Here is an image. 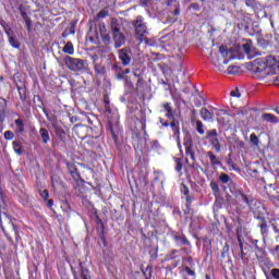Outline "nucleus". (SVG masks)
Returning <instances> with one entry per match:
<instances>
[{
    "instance_id": "nucleus-19",
    "label": "nucleus",
    "mask_w": 279,
    "mask_h": 279,
    "mask_svg": "<svg viewBox=\"0 0 279 279\" xmlns=\"http://www.w3.org/2000/svg\"><path fill=\"white\" fill-rule=\"evenodd\" d=\"M209 143L211 147L219 154L221 151V143H219V137H211L209 138Z\"/></svg>"
},
{
    "instance_id": "nucleus-41",
    "label": "nucleus",
    "mask_w": 279,
    "mask_h": 279,
    "mask_svg": "<svg viewBox=\"0 0 279 279\" xmlns=\"http://www.w3.org/2000/svg\"><path fill=\"white\" fill-rule=\"evenodd\" d=\"M21 16L24 21H29V15H27V12H25L22 8H20Z\"/></svg>"
},
{
    "instance_id": "nucleus-46",
    "label": "nucleus",
    "mask_w": 279,
    "mask_h": 279,
    "mask_svg": "<svg viewBox=\"0 0 279 279\" xmlns=\"http://www.w3.org/2000/svg\"><path fill=\"white\" fill-rule=\"evenodd\" d=\"M98 19H106V16H108V11L106 10H101L98 14H97Z\"/></svg>"
},
{
    "instance_id": "nucleus-22",
    "label": "nucleus",
    "mask_w": 279,
    "mask_h": 279,
    "mask_svg": "<svg viewBox=\"0 0 279 279\" xmlns=\"http://www.w3.org/2000/svg\"><path fill=\"white\" fill-rule=\"evenodd\" d=\"M63 53H68L69 56H73L75 53V48H73V43L68 41L62 49Z\"/></svg>"
},
{
    "instance_id": "nucleus-28",
    "label": "nucleus",
    "mask_w": 279,
    "mask_h": 279,
    "mask_svg": "<svg viewBox=\"0 0 279 279\" xmlns=\"http://www.w3.org/2000/svg\"><path fill=\"white\" fill-rule=\"evenodd\" d=\"M214 195H219L221 193V190L219 189V184H217L215 181H211L209 184Z\"/></svg>"
},
{
    "instance_id": "nucleus-15",
    "label": "nucleus",
    "mask_w": 279,
    "mask_h": 279,
    "mask_svg": "<svg viewBox=\"0 0 279 279\" xmlns=\"http://www.w3.org/2000/svg\"><path fill=\"white\" fill-rule=\"evenodd\" d=\"M228 189L230 193L235 197H239V195H241L242 190L236 187V183H234V181H231L230 183H228Z\"/></svg>"
},
{
    "instance_id": "nucleus-5",
    "label": "nucleus",
    "mask_w": 279,
    "mask_h": 279,
    "mask_svg": "<svg viewBox=\"0 0 279 279\" xmlns=\"http://www.w3.org/2000/svg\"><path fill=\"white\" fill-rule=\"evenodd\" d=\"M264 70L266 75L264 76L265 82H272L275 86H279V74L276 73L274 68H267V64L264 63Z\"/></svg>"
},
{
    "instance_id": "nucleus-4",
    "label": "nucleus",
    "mask_w": 279,
    "mask_h": 279,
    "mask_svg": "<svg viewBox=\"0 0 279 279\" xmlns=\"http://www.w3.org/2000/svg\"><path fill=\"white\" fill-rule=\"evenodd\" d=\"M119 60H121L124 66H130L132 64V48L124 47L118 51Z\"/></svg>"
},
{
    "instance_id": "nucleus-30",
    "label": "nucleus",
    "mask_w": 279,
    "mask_h": 279,
    "mask_svg": "<svg viewBox=\"0 0 279 279\" xmlns=\"http://www.w3.org/2000/svg\"><path fill=\"white\" fill-rule=\"evenodd\" d=\"M0 25L4 29V33L7 34V36H10L12 34V33H10V32H12V28L10 27V24H8V22L1 21Z\"/></svg>"
},
{
    "instance_id": "nucleus-60",
    "label": "nucleus",
    "mask_w": 279,
    "mask_h": 279,
    "mask_svg": "<svg viewBox=\"0 0 279 279\" xmlns=\"http://www.w3.org/2000/svg\"><path fill=\"white\" fill-rule=\"evenodd\" d=\"M122 73H123L124 75H129V73H131V70H130V69L122 70Z\"/></svg>"
},
{
    "instance_id": "nucleus-45",
    "label": "nucleus",
    "mask_w": 279,
    "mask_h": 279,
    "mask_svg": "<svg viewBox=\"0 0 279 279\" xmlns=\"http://www.w3.org/2000/svg\"><path fill=\"white\" fill-rule=\"evenodd\" d=\"M185 202H186V207L189 208L191 206V204L193 203V196H191L190 194H187L185 196Z\"/></svg>"
},
{
    "instance_id": "nucleus-24",
    "label": "nucleus",
    "mask_w": 279,
    "mask_h": 279,
    "mask_svg": "<svg viewBox=\"0 0 279 279\" xmlns=\"http://www.w3.org/2000/svg\"><path fill=\"white\" fill-rule=\"evenodd\" d=\"M15 125H16L15 132H17L19 134H23V132H25V123H23V120L16 119Z\"/></svg>"
},
{
    "instance_id": "nucleus-58",
    "label": "nucleus",
    "mask_w": 279,
    "mask_h": 279,
    "mask_svg": "<svg viewBox=\"0 0 279 279\" xmlns=\"http://www.w3.org/2000/svg\"><path fill=\"white\" fill-rule=\"evenodd\" d=\"M158 147H160V144L158 143V141H154L151 148L153 149H158Z\"/></svg>"
},
{
    "instance_id": "nucleus-17",
    "label": "nucleus",
    "mask_w": 279,
    "mask_h": 279,
    "mask_svg": "<svg viewBox=\"0 0 279 279\" xmlns=\"http://www.w3.org/2000/svg\"><path fill=\"white\" fill-rule=\"evenodd\" d=\"M39 135L41 136V141H43V143H45V145H47V143H49V141H51V137L49 136V131L45 128H41L39 130Z\"/></svg>"
},
{
    "instance_id": "nucleus-14",
    "label": "nucleus",
    "mask_w": 279,
    "mask_h": 279,
    "mask_svg": "<svg viewBox=\"0 0 279 279\" xmlns=\"http://www.w3.org/2000/svg\"><path fill=\"white\" fill-rule=\"evenodd\" d=\"M5 106H8V101L3 98H0V123L5 121Z\"/></svg>"
},
{
    "instance_id": "nucleus-48",
    "label": "nucleus",
    "mask_w": 279,
    "mask_h": 279,
    "mask_svg": "<svg viewBox=\"0 0 279 279\" xmlns=\"http://www.w3.org/2000/svg\"><path fill=\"white\" fill-rule=\"evenodd\" d=\"M99 32H100V35H104L106 34V32H108L104 23L99 24Z\"/></svg>"
},
{
    "instance_id": "nucleus-26",
    "label": "nucleus",
    "mask_w": 279,
    "mask_h": 279,
    "mask_svg": "<svg viewBox=\"0 0 279 279\" xmlns=\"http://www.w3.org/2000/svg\"><path fill=\"white\" fill-rule=\"evenodd\" d=\"M54 132L60 141H64V134L66 133L64 132V129H62V126H54Z\"/></svg>"
},
{
    "instance_id": "nucleus-52",
    "label": "nucleus",
    "mask_w": 279,
    "mask_h": 279,
    "mask_svg": "<svg viewBox=\"0 0 279 279\" xmlns=\"http://www.w3.org/2000/svg\"><path fill=\"white\" fill-rule=\"evenodd\" d=\"M41 197H43L44 199H49V191L44 190V191L41 192Z\"/></svg>"
},
{
    "instance_id": "nucleus-11",
    "label": "nucleus",
    "mask_w": 279,
    "mask_h": 279,
    "mask_svg": "<svg viewBox=\"0 0 279 279\" xmlns=\"http://www.w3.org/2000/svg\"><path fill=\"white\" fill-rule=\"evenodd\" d=\"M167 5L173 10L174 16H180V2L178 0H168Z\"/></svg>"
},
{
    "instance_id": "nucleus-61",
    "label": "nucleus",
    "mask_w": 279,
    "mask_h": 279,
    "mask_svg": "<svg viewBox=\"0 0 279 279\" xmlns=\"http://www.w3.org/2000/svg\"><path fill=\"white\" fill-rule=\"evenodd\" d=\"M240 252H241V254H240L241 259L243 260V258H245V252L243 251V248H242V250H240Z\"/></svg>"
},
{
    "instance_id": "nucleus-1",
    "label": "nucleus",
    "mask_w": 279,
    "mask_h": 279,
    "mask_svg": "<svg viewBox=\"0 0 279 279\" xmlns=\"http://www.w3.org/2000/svg\"><path fill=\"white\" fill-rule=\"evenodd\" d=\"M109 25L114 48L121 49V47H123V45H125V43L128 41V37H125V34L123 33V22L119 19L111 17Z\"/></svg>"
},
{
    "instance_id": "nucleus-47",
    "label": "nucleus",
    "mask_w": 279,
    "mask_h": 279,
    "mask_svg": "<svg viewBox=\"0 0 279 279\" xmlns=\"http://www.w3.org/2000/svg\"><path fill=\"white\" fill-rule=\"evenodd\" d=\"M183 260H185L187 263V265H190L189 267L195 266V263H193V257H191V256L184 258Z\"/></svg>"
},
{
    "instance_id": "nucleus-25",
    "label": "nucleus",
    "mask_w": 279,
    "mask_h": 279,
    "mask_svg": "<svg viewBox=\"0 0 279 279\" xmlns=\"http://www.w3.org/2000/svg\"><path fill=\"white\" fill-rule=\"evenodd\" d=\"M13 149L17 156H23V146H21V142L14 141L13 142Z\"/></svg>"
},
{
    "instance_id": "nucleus-2",
    "label": "nucleus",
    "mask_w": 279,
    "mask_h": 279,
    "mask_svg": "<svg viewBox=\"0 0 279 279\" xmlns=\"http://www.w3.org/2000/svg\"><path fill=\"white\" fill-rule=\"evenodd\" d=\"M132 25L134 27V34L136 40H138L140 45L145 43V45H149V29L147 28V23H145V19L138 15L133 22Z\"/></svg>"
},
{
    "instance_id": "nucleus-29",
    "label": "nucleus",
    "mask_w": 279,
    "mask_h": 279,
    "mask_svg": "<svg viewBox=\"0 0 279 279\" xmlns=\"http://www.w3.org/2000/svg\"><path fill=\"white\" fill-rule=\"evenodd\" d=\"M17 90H19L21 101H25V99H27V90L25 89V87L17 86Z\"/></svg>"
},
{
    "instance_id": "nucleus-9",
    "label": "nucleus",
    "mask_w": 279,
    "mask_h": 279,
    "mask_svg": "<svg viewBox=\"0 0 279 279\" xmlns=\"http://www.w3.org/2000/svg\"><path fill=\"white\" fill-rule=\"evenodd\" d=\"M74 279H92L90 270L80 264V272H73Z\"/></svg>"
},
{
    "instance_id": "nucleus-23",
    "label": "nucleus",
    "mask_w": 279,
    "mask_h": 279,
    "mask_svg": "<svg viewBox=\"0 0 279 279\" xmlns=\"http://www.w3.org/2000/svg\"><path fill=\"white\" fill-rule=\"evenodd\" d=\"M218 180L221 184H230V182H232V179H230V175L226 174V172H221Z\"/></svg>"
},
{
    "instance_id": "nucleus-56",
    "label": "nucleus",
    "mask_w": 279,
    "mask_h": 279,
    "mask_svg": "<svg viewBox=\"0 0 279 279\" xmlns=\"http://www.w3.org/2000/svg\"><path fill=\"white\" fill-rule=\"evenodd\" d=\"M163 108H165L166 112H168L169 110H172L171 109V104H169V102L163 104Z\"/></svg>"
},
{
    "instance_id": "nucleus-44",
    "label": "nucleus",
    "mask_w": 279,
    "mask_h": 279,
    "mask_svg": "<svg viewBox=\"0 0 279 279\" xmlns=\"http://www.w3.org/2000/svg\"><path fill=\"white\" fill-rule=\"evenodd\" d=\"M270 274H271L272 278L279 279V269L278 268L271 269Z\"/></svg>"
},
{
    "instance_id": "nucleus-10",
    "label": "nucleus",
    "mask_w": 279,
    "mask_h": 279,
    "mask_svg": "<svg viewBox=\"0 0 279 279\" xmlns=\"http://www.w3.org/2000/svg\"><path fill=\"white\" fill-rule=\"evenodd\" d=\"M173 239L177 245H191V242L187 241L186 235L182 233H177L173 235Z\"/></svg>"
},
{
    "instance_id": "nucleus-49",
    "label": "nucleus",
    "mask_w": 279,
    "mask_h": 279,
    "mask_svg": "<svg viewBox=\"0 0 279 279\" xmlns=\"http://www.w3.org/2000/svg\"><path fill=\"white\" fill-rule=\"evenodd\" d=\"M253 245H254L256 252H263V248H260V246H258V240H253Z\"/></svg>"
},
{
    "instance_id": "nucleus-27",
    "label": "nucleus",
    "mask_w": 279,
    "mask_h": 279,
    "mask_svg": "<svg viewBox=\"0 0 279 279\" xmlns=\"http://www.w3.org/2000/svg\"><path fill=\"white\" fill-rule=\"evenodd\" d=\"M207 156L211 162L213 166L215 165H221V161H219V159H217V156H215V154H213V151H208Z\"/></svg>"
},
{
    "instance_id": "nucleus-64",
    "label": "nucleus",
    "mask_w": 279,
    "mask_h": 279,
    "mask_svg": "<svg viewBox=\"0 0 279 279\" xmlns=\"http://www.w3.org/2000/svg\"><path fill=\"white\" fill-rule=\"evenodd\" d=\"M275 252H279V245L275 246Z\"/></svg>"
},
{
    "instance_id": "nucleus-53",
    "label": "nucleus",
    "mask_w": 279,
    "mask_h": 279,
    "mask_svg": "<svg viewBox=\"0 0 279 279\" xmlns=\"http://www.w3.org/2000/svg\"><path fill=\"white\" fill-rule=\"evenodd\" d=\"M196 117H197V111H196L195 109H193V110L191 111V119H192V122L195 121Z\"/></svg>"
},
{
    "instance_id": "nucleus-42",
    "label": "nucleus",
    "mask_w": 279,
    "mask_h": 279,
    "mask_svg": "<svg viewBox=\"0 0 279 279\" xmlns=\"http://www.w3.org/2000/svg\"><path fill=\"white\" fill-rule=\"evenodd\" d=\"M189 10H194V12H199V3H191Z\"/></svg>"
},
{
    "instance_id": "nucleus-63",
    "label": "nucleus",
    "mask_w": 279,
    "mask_h": 279,
    "mask_svg": "<svg viewBox=\"0 0 279 279\" xmlns=\"http://www.w3.org/2000/svg\"><path fill=\"white\" fill-rule=\"evenodd\" d=\"M228 250H230V247H229L228 244H227V245H225V247H223V252H228Z\"/></svg>"
},
{
    "instance_id": "nucleus-8",
    "label": "nucleus",
    "mask_w": 279,
    "mask_h": 279,
    "mask_svg": "<svg viewBox=\"0 0 279 279\" xmlns=\"http://www.w3.org/2000/svg\"><path fill=\"white\" fill-rule=\"evenodd\" d=\"M242 49L248 58H255V56H258V53H256V50H254V46L251 39H247L245 44H242Z\"/></svg>"
},
{
    "instance_id": "nucleus-38",
    "label": "nucleus",
    "mask_w": 279,
    "mask_h": 279,
    "mask_svg": "<svg viewBox=\"0 0 279 279\" xmlns=\"http://www.w3.org/2000/svg\"><path fill=\"white\" fill-rule=\"evenodd\" d=\"M219 52L221 53L222 58H228L230 53V51H228V48L226 46H220Z\"/></svg>"
},
{
    "instance_id": "nucleus-13",
    "label": "nucleus",
    "mask_w": 279,
    "mask_h": 279,
    "mask_svg": "<svg viewBox=\"0 0 279 279\" xmlns=\"http://www.w3.org/2000/svg\"><path fill=\"white\" fill-rule=\"evenodd\" d=\"M262 121H266V123H279L278 117L272 113H263Z\"/></svg>"
},
{
    "instance_id": "nucleus-18",
    "label": "nucleus",
    "mask_w": 279,
    "mask_h": 279,
    "mask_svg": "<svg viewBox=\"0 0 279 279\" xmlns=\"http://www.w3.org/2000/svg\"><path fill=\"white\" fill-rule=\"evenodd\" d=\"M201 117L204 121H213L215 114H213V112H209L206 108H202Z\"/></svg>"
},
{
    "instance_id": "nucleus-3",
    "label": "nucleus",
    "mask_w": 279,
    "mask_h": 279,
    "mask_svg": "<svg viewBox=\"0 0 279 279\" xmlns=\"http://www.w3.org/2000/svg\"><path fill=\"white\" fill-rule=\"evenodd\" d=\"M64 63L70 71L77 72L84 71V69H86V61L70 56L64 58Z\"/></svg>"
},
{
    "instance_id": "nucleus-34",
    "label": "nucleus",
    "mask_w": 279,
    "mask_h": 279,
    "mask_svg": "<svg viewBox=\"0 0 279 279\" xmlns=\"http://www.w3.org/2000/svg\"><path fill=\"white\" fill-rule=\"evenodd\" d=\"M250 138H251L252 145H254L255 147H258V144L260 143V141L258 140V136L256 135V133H252Z\"/></svg>"
},
{
    "instance_id": "nucleus-55",
    "label": "nucleus",
    "mask_w": 279,
    "mask_h": 279,
    "mask_svg": "<svg viewBox=\"0 0 279 279\" xmlns=\"http://www.w3.org/2000/svg\"><path fill=\"white\" fill-rule=\"evenodd\" d=\"M149 255H150V258H154V259L158 258V252L157 251H150Z\"/></svg>"
},
{
    "instance_id": "nucleus-31",
    "label": "nucleus",
    "mask_w": 279,
    "mask_h": 279,
    "mask_svg": "<svg viewBox=\"0 0 279 279\" xmlns=\"http://www.w3.org/2000/svg\"><path fill=\"white\" fill-rule=\"evenodd\" d=\"M239 197H241L242 202H244V204H246V206L252 205V199H250V197H247V195H245V193H243V190L241 191V194H239Z\"/></svg>"
},
{
    "instance_id": "nucleus-33",
    "label": "nucleus",
    "mask_w": 279,
    "mask_h": 279,
    "mask_svg": "<svg viewBox=\"0 0 279 279\" xmlns=\"http://www.w3.org/2000/svg\"><path fill=\"white\" fill-rule=\"evenodd\" d=\"M217 136H219V134L217 133V130H210L207 131V135H206V140H210V138H217Z\"/></svg>"
},
{
    "instance_id": "nucleus-32",
    "label": "nucleus",
    "mask_w": 279,
    "mask_h": 279,
    "mask_svg": "<svg viewBox=\"0 0 279 279\" xmlns=\"http://www.w3.org/2000/svg\"><path fill=\"white\" fill-rule=\"evenodd\" d=\"M196 132H198V134L203 135L204 134V123H202L201 120H196Z\"/></svg>"
},
{
    "instance_id": "nucleus-43",
    "label": "nucleus",
    "mask_w": 279,
    "mask_h": 279,
    "mask_svg": "<svg viewBox=\"0 0 279 279\" xmlns=\"http://www.w3.org/2000/svg\"><path fill=\"white\" fill-rule=\"evenodd\" d=\"M181 193H183V195H190V191H189V186H186L185 184L181 185Z\"/></svg>"
},
{
    "instance_id": "nucleus-40",
    "label": "nucleus",
    "mask_w": 279,
    "mask_h": 279,
    "mask_svg": "<svg viewBox=\"0 0 279 279\" xmlns=\"http://www.w3.org/2000/svg\"><path fill=\"white\" fill-rule=\"evenodd\" d=\"M4 138H5L7 141H12V138H14V133H13L12 131H7V132L4 133Z\"/></svg>"
},
{
    "instance_id": "nucleus-12",
    "label": "nucleus",
    "mask_w": 279,
    "mask_h": 279,
    "mask_svg": "<svg viewBox=\"0 0 279 279\" xmlns=\"http://www.w3.org/2000/svg\"><path fill=\"white\" fill-rule=\"evenodd\" d=\"M260 228V234L263 236V242L267 243V236H269V227L267 226V221L263 220Z\"/></svg>"
},
{
    "instance_id": "nucleus-21",
    "label": "nucleus",
    "mask_w": 279,
    "mask_h": 279,
    "mask_svg": "<svg viewBox=\"0 0 279 279\" xmlns=\"http://www.w3.org/2000/svg\"><path fill=\"white\" fill-rule=\"evenodd\" d=\"M113 70L116 71L117 80H125V75L123 74V68L119 66V64H113Z\"/></svg>"
},
{
    "instance_id": "nucleus-54",
    "label": "nucleus",
    "mask_w": 279,
    "mask_h": 279,
    "mask_svg": "<svg viewBox=\"0 0 279 279\" xmlns=\"http://www.w3.org/2000/svg\"><path fill=\"white\" fill-rule=\"evenodd\" d=\"M231 97H241V93L239 92V89L232 90Z\"/></svg>"
},
{
    "instance_id": "nucleus-50",
    "label": "nucleus",
    "mask_w": 279,
    "mask_h": 279,
    "mask_svg": "<svg viewBox=\"0 0 279 279\" xmlns=\"http://www.w3.org/2000/svg\"><path fill=\"white\" fill-rule=\"evenodd\" d=\"M27 32H32V20L24 21Z\"/></svg>"
},
{
    "instance_id": "nucleus-59",
    "label": "nucleus",
    "mask_w": 279,
    "mask_h": 279,
    "mask_svg": "<svg viewBox=\"0 0 279 279\" xmlns=\"http://www.w3.org/2000/svg\"><path fill=\"white\" fill-rule=\"evenodd\" d=\"M111 136H112L114 143H117V135L114 134V131H112V130H111Z\"/></svg>"
},
{
    "instance_id": "nucleus-37",
    "label": "nucleus",
    "mask_w": 279,
    "mask_h": 279,
    "mask_svg": "<svg viewBox=\"0 0 279 279\" xmlns=\"http://www.w3.org/2000/svg\"><path fill=\"white\" fill-rule=\"evenodd\" d=\"M228 73H229V75H236V73H239V66L230 65L228 68Z\"/></svg>"
},
{
    "instance_id": "nucleus-39",
    "label": "nucleus",
    "mask_w": 279,
    "mask_h": 279,
    "mask_svg": "<svg viewBox=\"0 0 279 279\" xmlns=\"http://www.w3.org/2000/svg\"><path fill=\"white\" fill-rule=\"evenodd\" d=\"M184 271H186L187 276H192V278H195V270L191 266H185Z\"/></svg>"
},
{
    "instance_id": "nucleus-57",
    "label": "nucleus",
    "mask_w": 279,
    "mask_h": 279,
    "mask_svg": "<svg viewBox=\"0 0 279 279\" xmlns=\"http://www.w3.org/2000/svg\"><path fill=\"white\" fill-rule=\"evenodd\" d=\"M238 243L240 245V250H243V241L241 240V235L238 234Z\"/></svg>"
},
{
    "instance_id": "nucleus-36",
    "label": "nucleus",
    "mask_w": 279,
    "mask_h": 279,
    "mask_svg": "<svg viewBox=\"0 0 279 279\" xmlns=\"http://www.w3.org/2000/svg\"><path fill=\"white\" fill-rule=\"evenodd\" d=\"M102 38V43L104 45H110V43H112V38H110V34H102L100 35Z\"/></svg>"
},
{
    "instance_id": "nucleus-51",
    "label": "nucleus",
    "mask_w": 279,
    "mask_h": 279,
    "mask_svg": "<svg viewBox=\"0 0 279 279\" xmlns=\"http://www.w3.org/2000/svg\"><path fill=\"white\" fill-rule=\"evenodd\" d=\"M166 117L173 121L174 120L173 109H170L169 111H167Z\"/></svg>"
},
{
    "instance_id": "nucleus-16",
    "label": "nucleus",
    "mask_w": 279,
    "mask_h": 279,
    "mask_svg": "<svg viewBox=\"0 0 279 279\" xmlns=\"http://www.w3.org/2000/svg\"><path fill=\"white\" fill-rule=\"evenodd\" d=\"M9 44L13 49H21V41L16 38V35H8Z\"/></svg>"
},
{
    "instance_id": "nucleus-35",
    "label": "nucleus",
    "mask_w": 279,
    "mask_h": 279,
    "mask_svg": "<svg viewBox=\"0 0 279 279\" xmlns=\"http://www.w3.org/2000/svg\"><path fill=\"white\" fill-rule=\"evenodd\" d=\"M175 161V171H178V173H182V159L180 158H174Z\"/></svg>"
},
{
    "instance_id": "nucleus-20",
    "label": "nucleus",
    "mask_w": 279,
    "mask_h": 279,
    "mask_svg": "<svg viewBox=\"0 0 279 279\" xmlns=\"http://www.w3.org/2000/svg\"><path fill=\"white\" fill-rule=\"evenodd\" d=\"M170 128L173 130L175 138H180V122L178 120H172Z\"/></svg>"
},
{
    "instance_id": "nucleus-7",
    "label": "nucleus",
    "mask_w": 279,
    "mask_h": 279,
    "mask_svg": "<svg viewBox=\"0 0 279 279\" xmlns=\"http://www.w3.org/2000/svg\"><path fill=\"white\" fill-rule=\"evenodd\" d=\"M65 165L73 180H75V182H80V180H82V175H80V170H77V166H75L74 162H70V161H66Z\"/></svg>"
},
{
    "instance_id": "nucleus-62",
    "label": "nucleus",
    "mask_w": 279,
    "mask_h": 279,
    "mask_svg": "<svg viewBox=\"0 0 279 279\" xmlns=\"http://www.w3.org/2000/svg\"><path fill=\"white\" fill-rule=\"evenodd\" d=\"M272 230H274V232L279 233V229H278V227H276V225H272Z\"/></svg>"
},
{
    "instance_id": "nucleus-6",
    "label": "nucleus",
    "mask_w": 279,
    "mask_h": 279,
    "mask_svg": "<svg viewBox=\"0 0 279 279\" xmlns=\"http://www.w3.org/2000/svg\"><path fill=\"white\" fill-rule=\"evenodd\" d=\"M183 145L185 147L186 156H190L192 160H195V151H193V137H191V134L186 133Z\"/></svg>"
}]
</instances>
